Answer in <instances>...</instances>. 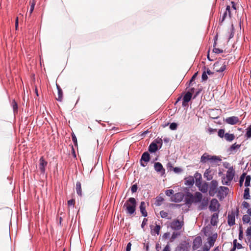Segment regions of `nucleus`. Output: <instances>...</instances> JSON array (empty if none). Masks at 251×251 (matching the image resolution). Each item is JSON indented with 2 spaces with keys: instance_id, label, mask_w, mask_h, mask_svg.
<instances>
[{
  "instance_id": "obj_51",
  "label": "nucleus",
  "mask_w": 251,
  "mask_h": 251,
  "mask_svg": "<svg viewBox=\"0 0 251 251\" xmlns=\"http://www.w3.org/2000/svg\"><path fill=\"white\" fill-rule=\"evenodd\" d=\"M198 75V72L194 74V75L192 76L191 79L189 81L190 84L192 83L193 81H194Z\"/></svg>"
},
{
  "instance_id": "obj_55",
  "label": "nucleus",
  "mask_w": 251,
  "mask_h": 251,
  "mask_svg": "<svg viewBox=\"0 0 251 251\" xmlns=\"http://www.w3.org/2000/svg\"><path fill=\"white\" fill-rule=\"evenodd\" d=\"M210 248V247L208 246V245L205 244L203 247V251H209Z\"/></svg>"
},
{
  "instance_id": "obj_21",
  "label": "nucleus",
  "mask_w": 251,
  "mask_h": 251,
  "mask_svg": "<svg viewBox=\"0 0 251 251\" xmlns=\"http://www.w3.org/2000/svg\"><path fill=\"white\" fill-rule=\"evenodd\" d=\"M139 208L142 215L144 217H147L148 213L146 210V203L144 201H142L141 202Z\"/></svg>"
},
{
  "instance_id": "obj_32",
  "label": "nucleus",
  "mask_w": 251,
  "mask_h": 251,
  "mask_svg": "<svg viewBox=\"0 0 251 251\" xmlns=\"http://www.w3.org/2000/svg\"><path fill=\"white\" fill-rule=\"evenodd\" d=\"M250 189L249 188H246L244 190V198L248 200L250 199Z\"/></svg>"
},
{
  "instance_id": "obj_16",
  "label": "nucleus",
  "mask_w": 251,
  "mask_h": 251,
  "mask_svg": "<svg viewBox=\"0 0 251 251\" xmlns=\"http://www.w3.org/2000/svg\"><path fill=\"white\" fill-rule=\"evenodd\" d=\"M227 223L230 226L235 224V214L233 212H232L231 214H228L227 216Z\"/></svg>"
},
{
  "instance_id": "obj_30",
  "label": "nucleus",
  "mask_w": 251,
  "mask_h": 251,
  "mask_svg": "<svg viewBox=\"0 0 251 251\" xmlns=\"http://www.w3.org/2000/svg\"><path fill=\"white\" fill-rule=\"evenodd\" d=\"M225 140L228 142H231L235 138V135L233 134L226 133L224 136Z\"/></svg>"
},
{
  "instance_id": "obj_44",
  "label": "nucleus",
  "mask_w": 251,
  "mask_h": 251,
  "mask_svg": "<svg viewBox=\"0 0 251 251\" xmlns=\"http://www.w3.org/2000/svg\"><path fill=\"white\" fill-rule=\"evenodd\" d=\"M246 236L251 238V226L248 227L246 230Z\"/></svg>"
},
{
  "instance_id": "obj_17",
  "label": "nucleus",
  "mask_w": 251,
  "mask_h": 251,
  "mask_svg": "<svg viewBox=\"0 0 251 251\" xmlns=\"http://www.w3.org/2000/svg\"><path fill=\"white\" fill-rule=\"evenodd\" d=\"M201 202L199 206V209L200 210H203L207 208L208 204V200L207 198H204L201 200Z\"/></svg>"
},
{
  "instance_id": "obj_28",
  "label": "nucleus",
  "mask_w": 251,
  "mask_h": 251,
  "mask_svg": "<svg viewBox=\"0 0 251 251\" xmlns=\"http://www.w3.org/2000/svg\"><path fill=\"white\" fill-rule=\"evenodd\" d=\"M76 192L77 194L79 196L82 197V192L81 184L79 181H77L76 183Z\"/></svg>"
},
{
  "instance_id": "obj_53",
  "label": "nucleus",
  "mask_w": 251,
  "mask_h": 251,
  "mask_svg": "<svg viewBox=\"0 0 251 251\" xmlns=\"http://www.w3.org/2000/svg\"><path fill=\"white\" fill-rule=\"evenodd\" d=\"M174 171L176 173H179L182 172V169L178 167H175L173 168Z\"/></svg>"
},
{
  "instance_id": "obj_64",
  "label": "nucleus",
  "mask_w": 251,
  "mask_h": 251,
  "mask_svg": "<svg viewBox=\"0 0 251 251\" xmlns=\"http://www.w3.org/2000/svg\"><path fill=\"white\" fill-rule=\"evenodd\" d=\"M156 143L160 144L162 145V140L161 139H158L156 140Z\"/></svg>"
},
{
  "instance_id": "obj_24",
  "label": "nucleus",
  "mask_w": 251,
  "mask_h": 251,
  "mask_svg": "<svg viewBox=\"0 0 251 251\" xmlns=\"http://www.w3.org/2000/svg\"><path fill=\"white\" fill-rule=\"evenodd\" d=\"M229 189L227 187L225 186H220L218 188V193L220 195H226L228 192Z\"/></svg>"
},
{
  "instance_id": "obj_36",
  "label": "nucleus",
  "mask_w": 251,
  "mask_h": 251,
  "mask_svg": "<svg viewBox=\"0 0 251 251\" xmlns=\"http://www.w3.org/2000/svg\"><path fill=\"white\" fill-rule=\"evenodd\" d=\"M242 220L244 223H248L250 222L251 218L248 215H245L243 216Z\"/></svg>"
},
{
  "instance_id": "obj_43",
  "label": "nucleus",
  "mask_w": 251,
  "mask_h": 251,
  "mask_svg": "<svg viewBox=\"0 0 251 251\" xmlns=\"http://www.w3.org/2000/svg\"><path fill=\"white\" fill-rule=\"evenodd\" d=\"M72 141H73V143H74L75 146H77V141L76 137L74 133L72 134Z\"/></svg>"
},
{
  "instance_id": "obj_57",
  "label": "nucleus",
  "mask_w": 251,
  "mask_h": 251,
  "mask_svg": "<svg viewBox=\"0 0 251 251\" xmlns=\"http://www.w3.org/2000/svg\"><path fill=\"white\" fill-rule=\"evenodd\" d=\"M148 221L147 219L144 218L141 225V226L142 228H144V226L147 224V222Z\"/></svg>"
},
{
  "instance_id": "obj_18",
  "label": "nucleus",
  "mask_w": 251,
  "mask_h": 251,
  "mask_svg": "<svg viewBox=\"0 0 251 251\" xmlns=\"http://www.w3.org/2000/svg\"><path fill=\"white\" fill-rule=\"evenodd\" d=\"M154 167L156 172L163 174L165 173V169L163 168L162 165L160 162L155 163Z\"/></svg>"
},
{
  "instance_id": "obj_39",
  "label": "nucleus",
  "mask_w": 251,
  "mask_h": 251,
  "mask_svg": "<svg viewBox=\"0 0 251 251\" xmlns=\"http://www.w3.org/2000/svg\"><path fill=\"white\" fill-rule=\"evenodd\" d=\"M251 179V177L250 176H247L246 177L245 182V186L246 187H248V186H250Z\"/></svg>"
},
{
  "instance_id": "obj_40",
  "label": "nucleus",
  "mask_w": 251,
  "mask_h": 251,
  "mask_svg": "<svg viewBox=\"0 0 251 251\" xmlns=\"http://www.w3.org/2000/svg\"><path fill=\"white\" fill-rule=\"evenodd\" d=\"M225 130L223 129H220L218 132V135L220 138H224L225 135Z\"/></svg>"
},
{
  "instance_id": "obj_15",
  "label": "nucleus",
  "mask_w": 251,
  "mask_h": 251,
  "mask_svg": "<svg viewBox=\"0 0 251 251\" xmlns=\"http://www.w3.org/2000/svg\"><path fill=\"white\" fill-rule=\"evenodd\" d=\"M226 122L230 125H235L239 122V119L237 117L232 116L227 118Z\"/></svg>"
},
{
  "instance_id": "obj_11",
  "label": "nucleus",
  "mask_w": 251,
  "mask_h": 251,
  "mask_svg": "<svg viewBox=\"0 0 251 251\" xmlns=\"http://www.w3.org/2000/svg\"><path fill=\"white\" fill-rule=\"evenodd\" d=\"M214 175V172L210 168L206 169L204 173L203 176L207 180H211L212 179Z\"/></svg>"
},
{
  "instance_id": "obj_5",
  "label": "nucleus",
  "mask_w": 251,
  "mask_h": 251,
  "mask_svg": "<svg viewBox=\"0 0 251 251\" xmlns=\"http://www.w3.org/2000/svg\"><path fill=\"white\" fill-rule=\"evenodd\" d=\"M226 64L224 60H219L214 63L213 69L217 72H222L226 70Z\"/></svg>"
},
{
  "instance_id": "obj_61",
  "label": "nucleus",
  "mask_w": 251,
  "mask_h": 251,
  "mask_svg": "<svg viewBox=\"0 0 251 251\" xmlns=\"http://www.w3.org/2000/svg\"><path fill=\"white\" fill-rule=\"evenodd\" d=\"M231 4H232V7L234 10H236L237 9V8H236V3H235L234 1H231Z\"/></svg>"
},
{
  "instance_id": "obj_47",
  "label": "nucleus",
  "mask_w": 251,
  "mask_h": 251,
  "mask_svg": "<svg viewBox=\"0 0 251 251\" xmlns=\"http://www.w3.org/2000/svg\"><path fill=\"white\" fill-rule=\"evenodd\" d=\"M35 5V3L34 1L30 4V10H29V15H30L31 14V13H32V12L34 10Z\"/></svg>"
},
{
  "instance_id": "obj_34",
  "label": "nucleus",
  "mask_w": 251,
  "mask_h": 251,
  "mask_svg": "<svg viewBox=\"0 0 251 251\" xmlns=\"http://www.w3.org/2000/svg\"><path fill=\"white\" fill-rule=\"evenodd\" d=\"M208 246L210 247V248L214 246L215 239H214L212 237H209L208 239Z\"/></svg>"
},
{
  "instance_id": "obj_45",
  "label": "nucleus",
  "mask_w": 251,
  "mask_h": 251,
  "mask_svg": "<svg viewBox=\"0 0 251 251\" xmlns=\"http://www.w3.org/2000/svg\"><path fill=\"white\" fill-rule=\"evenodd\" d=\"M177 126V125L176 123H172L170 125V128L171 130H174L176 129Z\"/></svg>"
},
{
  "instance_id": "obj_12",
  "label": "nucleus",
  "mask_w": 251,
  "mask_h": 251,
  "mask_svg": "<svg viewBox=\"0 0 251 251\" xmlns=\"http://www.w3.org/2000/svg\"><path fill=\"white\" fill-rule=\"evenodd\" d=\"M192 97V92H188L184 96L183 98L182 106H186L188 102L191 100Z\"/></svg>"
},
{
  "instance_id": "obj_60",
  "label": "nucleus",
  "mask_w": 251,
  "mask_h": 251,
  "mask_svg": "<svg viewBox=\"0 0 251 251\" xmlns=\"http://www.w3.org/2000/svg\"><path fill=\"white\" fill-rule=\"evenodd\" d=\"M162 251H171L169 245H167Z\"/></svg>"
},
{
  "instance_id": "obj_56",
  "label": "nucleus",
  "mask_w": 251,
  "mask_h": 251,
  "mask_svg": "<svg viewBox=\"0 0 251 251\" xmlns=\"http://www.w3.org/2000/svg\"><path fill=\"white\" fill-rule=\"evenodd\" d=\"M205 71H206L207 75H212L214 74V73L213 72H212L209 68H206Z\"/></svg>"
},
{
  "instance_id": "obj_14",
  "label": "nucleus",
  "mask_w": 251,
  "mask_h": 251,
  "mask_svg": "<svg viewBox=\"0 0 251 251\" xmlns=\"http://www.w3.org/2000/svg\"><path fill=\"white\" fill-rule=\"evenodd\" d=\"M164 195L162 193L160 194L155 199L154 204L156 206H160L164 201Z\"/></svg>"
},
{
  "instance_id": "obj_46",
  "label": "nucleus",
  "mask_w": 251,
  "mask_h": 251,
  "mask_svg": "<svg viewBox=\"0 0 251 251\" xmlns=\"http://www.w3.org/2000/svg\"><path fill=\"white\" fill-rule=\"evenodd\" d=\"M174 192V191L172 189L167 190L165 192V194L167 196L170 197L173 194Z\"/></svg>"
},
{
  "instance_id": "obj_58",
  "label": "nucleus",
  "mask_w": 251,
  "mask_h": 251,
  "mask_svg": "<svg viewBox=\"0 0 251 251\" xmlns=\"http://www.w3.org/2000/svg\"><path fill=\"white\" fill-rule=\"evenodd\" d=\"M131 243H130V242L128 243L126 246V251H130L131 250Z\"/></svg>"
},
{
  "instance_id": "obj_33",
  "label": "nucleus",
  "mask_w": 251,
  "mask_h": 251,
  "mask_svg": "<svg viewBox=\"0 0 251 251\" xmlns=\"http://www.w3.org/2000/svg\"><path fill=\"white\" fill-rule=\"evenodd\" d=\"M205 70H206V67H204V71H203L202 75H201L202 81H203L207 80L208 79L207 74Z\"/></svg>"
},
{
  "instance_id": "obj_50",
  "label": "nucleus",
  "mask_w": 251,
  "mask_h": 251,
  "mask_svg": "<svg viewBox=\"0 0 251 251\" xmlns=\"http://www.w3.org/2000/svg\"><path fill=\"white\" fill-rule=\"evenodd\" d=\"M213 51L216 53H220L223 52V50H220L218 48H214Z\"/></svg>"
},
{
  "instance_id": "obj_52",
  "label": "nucleus",
  "mask_w": 251,
  "mask_h": 251,
  "mask_svg": "<svg viewBox=\"0 0 251 251\" xmlns=\"http://www.w3.org/2000/svg\"><path fill=\"white\" fill-rule=\"evenodd\" d=\"M12 105H13V110L14 111H16V110H17V109H18V105H17V103L15 102V100H14L12 102Z\"/></svg>"
},
{
  "instance_id": "obj_10",
  "label": "nucleus",
  "mask_w": 251,
  "mask_h": 251,
  "mask_svg": "<svg viewBox=\"0 0 251 251\" xmlns=\"http://www.w3.org/2000/svg\"><path fill=\"white\" fill-rule=\"evenodd\" d=\"M202 240L201 237L198 236L195 238L193 242L192 248L193 250H196L201 245Z\"/></svg>"
},
{
  "instance_id": "obj_1",
  "label": "nucleus",
  "mask_w": 251,
  "mask_h": 251,
  "mask_svg": "<svg viewBox=\"0 0 251 251\" xmlns=\"http://www.w3.org/2000/svg\"><path fill=\"white\" fill-rule=\"evenodd\" d=\"M137 202L135 198H130L125 203L123 208L126 214L133 215L135 214Z\"/></svg>"
},
{
  "instance_id": "obj_26",
  "label": "nucleus",
  "mask_w": 251,
  "mask_h": 251,
  "mask_svg": "<svg viewBox=\"0 0 251 251\" xmlns=\"http://www.w3.org/2000/svg\"><path fill=\"white\" fill-rule=\"evenodd\" d=\"M218 222V213H214L212 216L211 219V224L212 226H216Z\"/></svg>"
},
{
  "instance_id": "obj_54",
  "label": "nucleus",
  "mask_w": 251,
  "mask_h": 251,
  "mask_svg": "<svg viewBox=\"0 0 251 251\" xmlns=\"http://www.w3.org/2000/svg\"><path fill=\"white\" fill-rule=\"evenodd\" d=\"M236 243H237V240H234L233 241V247L231 249V250L230 251H235L236 250Z\"/></svg>"
},
{
  "instance_id": "obj_42",
  "label": "nucleus",
  "mask_w": 251,
  "mask_h": 251,
  "mask_svg": "<svg viewBox=\"0 0 251 251\" xmlns=\"http://www.w3.org/2000/svg\"><path fill=\"white\" fill-rule=\"evenodd\" d=\"M180 233L178 232H174L172 235L171 239L172 240H174L175 239L177 236H179Z\"/></svg>"
},
{
  "instance_id": "obj_38",
  "label": "nucleus",
  "mask_w": 251,
  "mask_h": 251,
  "mask_svg": "<svg viewBox=\"0 0 251 251\" xmlns=\"http://www.w3.org/2000/svg\"><path fill=\"white\" fill-rule=\"evenodd\" d=\"M245 136L247 138H250L251 137V125L247 128Z\"/></svg>"
},
{
  "instance_id": "obj_25",
  "label": "nucleus",
  "mask_w": 251,
  "mask_h": 251,
  "mask_svg": "<svg viewBox=\"0 0 251 251\" xmlns=\"http://www.w3.org/2000/svg\"><path fill=\"white\" fill-rule=\"evenodd\" d=\"M194 178L196 179V185L197 186L201 183L202 176L200 173L196 172L194 174Z\"/></svg>"
},
{
  "instance_id": "obj_7",
  "label": "nucleus",
  "mask_w": 251,
  "mask_h": 251,
  "mask_svg": "<svg viewBox=\"0 0 251 251\" xmlns=\"http://www.w3.org/2000/svg\"><path fill=\"white\" fill-rule=\"evenodd\" d=\"M220 204L216 199H213L210 201V204L209 206V210L211 211L215 212L218 210Z\"/></svg>"
},
{
  "instance_id": "obj_2",
  "label": "nucleus",
  "mask_w": 251,
  "mask_h": 251,
  "mask_svg": "<svg viewBox=\"0 0 251 251\" xmlns=\"http://www.w3.org/2000/svg\"><path fill=\"white\" fill-rule=\"evenodd\" d=\"M221 160V158L218 156L209 155L208 153L205 152L201 156L200 161L202 163H206L209 161L210 165L213 166L218 165Z\"/></svg>"
},
{
  "instance_id": "obj_63",
  "label": "nucleus",
  "mask_w": 251,
  "mask_h": 251,
  "mask_svg": "<svg viewBox=\"0 0 251 251\" xmlns=\"http://www.w3.org/2000/svg\"><path fill=\"white\" fill-rule=\"evenodd\" d=\"M227 14V12H226V11H225V13H224L223 15V17H222V22H223V21H224L225 20Z\"/></svg>"
},
{
  "instance_id": "obj_20",
  "label": "nucleus",
  "mask_w": 251,
  "mask_h": 251,
  "mask_svg": "<svg viewBox=\"0 0 251 251\" xmlns=\"http://www.w3.org/2000/svg\"><path fill=\"white\" fill-rule=\"evenodd\" d=\"M202 198V195L199 192H197L193 195L194 203H198L201 202Z\"/></svg>"
},
{
  "instance_id": "obj_4",
  "label": "nucleus",
  "mask_w": 251,
  "mask_h": 251,
  "mask_svg": "<svg viewBox=\"0 0 251 251\" xmlns=\"http://www.w3.org/2000/svg\"><path fill=\"white\" fill-rule=\"evenodd\" d=\"M184 223L183 220L180 221L177 219L173 220L170 224L171 229L175 231L180 230L184 226Z\"/></svg>"
},
{
  "instance_id": "obj_8",
  "label": "nucleus",
  "mask_w": 251,
  "mask_h": 251,
  "mask_svg": "<svg viewBox=\"0 0 251 251\" xmlns=\"http://www.w3.org/2000/svg\"><path fill=\"white\" fill-rule=\"evenodd\" d=\"M150 160V155L148 152H144L141 156V158L140 159V164L143 167H145L147 166V163Z\"/></svg>"
},
{
  "instance_id": "obj_31",
  "label": "nucleus",
  "mask_w": 251,
  "mask_h": 251,
  "mask_svg": "<svg viewBox=\"0 0 251 251\" xmlns=\"http://www.w3.org/2000/svg\"><path fill=\"white\" fill-rule=\"evenodd\" d=\"M160 215L162 218H167V219H171V217L168 216V213L164 210H162L160 212Z\"/></svg>"
},
{
  "instance_id": "obj_6",
  "label": "nucleus",
  "mask_w": 251,
  "mask_h": 251,
  "mask_svg": "<svg viewBox=\"0 0 251 251\" xmlns=\"http://www.w3.org/2000/svg\"><path fill=\"white\" fill-rule=\"evenodd\" d=\"M218 182L216 180H212L210 184L209 194L211 196H214L218 192Z\"/></svg>"
},
{
  "instance_id": "obj_9",
  "label": "nucleus",
  "mask_w": 251,
  "mask_h": 251,
  "mask_svg": "<svg viewBox=\"0 0 251 251\" xmlns=\"http://www.w3.org/2000/svg\"><path fill=\"white\" fill-rule=\"evenodd\" d=\"M48 164L47 161H46L44 157L42 156L39 159V168L41 173L44 174L45 172V167Z\"/></svg>"
},
{
  "instance_id": "obj_29",
  "label": "nucleus",
  "mask_w": 251,
  "mask_h": 251,
  "mask_svg": "<svg viewBox=\"0 0 251 251\" xmlns=\"http://www.w3.org/2000/svg\"><path fill=\"white\" fill-rule=\"evenodd\" d=\"M158 150V147L156 143H151L149 147L148 150L151 152H154Z\"/></svg>"
},
{
  "instance_id": "obj_59",
  "label": "nucleus",
  "mask_w": 251,
  "mask_h": 251,
  "mask_svg": "<svg viewBox=\"0 0 251 251\" xmlns=\"http://www.w3.org/2000/svg\"><path fill=\"white\" fill-rule=\"evenodd\" d=\"M230 6L229 5H227L226 6V12H228L229 17H231V13H230Z\"/></svg>"
},
{
  "instance_id": "obj_37",
  "label": "nucleus",
  "mask_w": 251,
  "mask_h": 251,
  "mask_svg": "<svg viewBox=\"0 0 251 251\" xmlns=\"http://www.w3.org/2000/svg\"><path fill=\"white\" fill-rule=\"evenodd\" d=\"M160 229H161L160 226L159 225H156L154 228L152 229V231L154 233L157 234V235H159V233H160Z\"/></svg>"
},
{
  "instance_id": "obj_13",
  "label": "nucleus",
  "mask_w": 251,
  "mask_h": 251,
  "mask_svg": "<svg viewBox=\"0 0 251 251\" xmlns=\"http://www.w3.org/2000/svg\"><path fill=\"white\" fill-rule=\"evenodd\" d=\"M184 197V194L182 193H176L172 198L173 201L176 202H180Z\"/></svg>"
},
{
  "instance_id": "obj_41",
  "label": "nucleus",
  "mask_w": 251,
  "mask_h": 251,
  "mask_svg": "<svg viewBox=\"0 0 251 251\" xmlns=\"http://www.w3.org/2000/svg\"><path fill=\"white\" fill-rule=\"evenodd\" d=\"M75 200L74 199H72L70 200H69L68 201H67V204L68 205V206H73L74 207L75 206Z\"/></svg>"
},
{
  "instance_id": "obj_48",
  "label": "nucleus",
  "mask_w": 251,
  "mask_h": 251,
  "mask_svg": "<svg viewBox=\"0 0 251 251\" xmlns=\"http://www.w3.org/2000/svg\"><path fill=\"white\" fill-rule=\"evenodd\" d=\"M245 175H246V174L245 173H244L242 175V176L240 177V181H239V183H240V186H241L243 184V182L244 180Z\"/></svg>"
},
{
  "instance_id": "obj_27",
  "label": "nucleus",
  "mask_w": 251,
  "mask_h": 251,
  "mask_svg": "<svg viewBox=\"0 0 251 251\" xmlns=\"http://www.w3.org/2000/svg\"><path fill=\"white\" fill-rule=\"evenodd\" d=\"M57 90H58V93H57V97L56 98V99L57 100L61 101L63 100V92L60 88V87L56 84Z\"/></svg>"
},
{
  "instance_id": "obj_19",
  "label": "nucleus",
  "mask_w": 251,
  "mask_h": 251,
  "mask_svg": "<svg viewBox=\"0 0 251 251\" xmlns=\"http://www.w3.org/2000/svg\"><path fill=\"white\" fill-rule=\"evenodd\" d=\"M185 201L187 204H191L193 203V195L191 193H187L185 197Z\"/></svg>"
},
{
  "instance_id": "obj_62",
  "label": "nucleus",
  "mask_w": 251,
  "mask_h": 251,
  "mask_svg": "<svg viewBox=\"0 0 251 251\" xmlns=\"http://www.w3.org/2000/svg\"><path fill=\"white\" fill-rule=\"evenodd\" d=\"M175 251H184V249L181 247H177Z\"/></svg>"
},
{
  "instance_id": "obj_22",
  "label": "nucleus",
  "mask_w": 251,
  "mask_h": 251,
  "mask_svg": "<svg viewBox=\"0 0 251 251\" xmlns=\"http://www.w3.org/2000/svg\"><path fill=\"white\" fill-rule=\"evenodd\" d=\"M197 186L199 188V190L201 192L204 193L207 192L208 185L206 182H204L203 184L201 183L200 185H198Z\"/></svg>"
},
{
  "instance_id": "obj_23",
  "label": "nucleus",
  "mask_w": 251,
  "mask_h": 251,
  "mask_svg": "<svg viewBox=\"0 0 251 251\" xmlns=\"http://www.w3.org/2000/svg\"><path fill=\"white\" fill-rule=\"evenodd\" d=\"M194 183V178L192 176H189L185 178V184L189 186H192Z\"/></svg>"
},
{
  "instance_id": "obj_49",
  "label": "nucleus",
  "mask_w": 251,
  "mask_h": 251,
  "mask_svg": "<svg viewBox=\"0 0 251 251\" xmlns=\"http://www.w3.org/2000/svg\"><path fill=\"white\" fill-rule=\"evenodd\" d=\"M138 189L137 185L136 184L133 185L131 187V191L132 193H135Z\"/></svg>"
},
{
  "instance_id": "obj_3",
  "label": "nucleus",
  "mask_w": 251,
  "mask_h": 251,
  "mask_svg": "<svg viewBox=\"0 0 251 251\" xmlns=\"http://www.w3.org/2000/svg\"><path fill=\"white\" fill-rule=\"evenodd\" d=\"M234 171L233 168H229L226 174V176L222 179V183L224 185H229L234 176Z\"/></svg>"
},
{
  "instance_id": "obj_35",
  "label": "nucleus",
  "mask_w": 251,
  "mask_h": 251,
  "mask_svg": "<svg viewBox=\"0 0 251 251\" xmlns=\"http://www.w3.org/2000/svg\"><path fill=\"white\" fill-rule=\"evenodd\" d=\"M241 145L239 144H236V143H234L232 146H230L229 148V151H232L236 149H238L240 148Z\"/></svg>"
}]
</instances>
